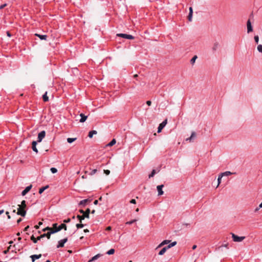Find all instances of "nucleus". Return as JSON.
I'll use <instances>...</instances> for the list:
<instances>
[{
	"label": "nucleus",
	"instance_id": "1",
	"mask_svg": "<svg viewBox=\"0 0 262 262\" xmlns=\"http://www.w3.org/2000/svg\"><path fill=\"white\" fill-rule=\"evenodd\" d=\"M53 227L54 228L56 229L57 232L60 231L62 229H64V230H67V225L65 224H61L59 226H57V224L55 223L53 224Z\"/></svg>",
	"mask_w": 262,
	"mask_h": 262
},
{
	"label": "nucleus",
	"instance_id": "2",
	"mask_svg": "<svg viewBox=\"0 0 262 262\" xmlns=\"http://www.w3.org/2000/svg\"><path fill=\"white\" fill-rule=\"evenodd\" d=\"M232 237L235 242H241L245 238V236H238L234 233H232Z\"/></svg>",
	"mask_w": 262,
	"mask_h": 262
},
{
	"label": "nucleus",
	"instance_id": "3",
	"mask_svg": "<svg viewBox=\"0 0 262 262\" xmlns=\"http://www.w3.org/2000/svg\"><path fill=\"white\" fill-rule=\"evenodd\" d=\"M118 36H120L126 39H133L134 38V37L131 35L126 34H123V33H120L117 34V35Z\"/></svg>",
	"mask_w": 262,
	"mask_h": 262
},
{
	"label": "nucleus",
	"instance_id": "4",
	"mask_svg": "<svg viewBox=\"0 0 262 262\" xmlns=\"http://www.w3.org/2000/svg\"><path fill=\"white\" fill-rule=\"evenodd\" d=\"M45 136H46V132L45 130H42V131L40 132L38 135L37 142H40L42 141V140L43 139V138H45Z\"/></svg>",
	"mask_w": 262,
	"mask_h": 262
},
{
	"label": "nucleus",
	"instance_id": "5",
	"mask_svg": "<svg viewBox=\"0 0 262 262\" xmlns=\"http://www.w3.org/2000/svg\"><path fill=\"white\" fill-rule=\"evenodd\" d=\"M26 214L25 209L19 207L17 208V214L20 215L22 216H25Z\"/></svg>",
	"mask_w": 262,
	"mask_h": 262
},
{
	"label": "nucleus",
	"instance_id": "6",
	"mask_svg": "<svg viewBox=\"0 0 262 262\" xmlns=\"http://www.w3.org/2000/svg\"><path fill=\"white\" fill-rule=\"evenodd\" d=\"M167 124V120H165L161 123H160L158 128V133H160L162 129Z\"/></svg>",
	"mask_w": 262,
	"mask_h": 262
},
{
	"label": "nucleus",
	"instance_id": "7",
	"mask_svg": "<svg viewBox=\"0 0 262 262\" xmlns=\"http://www.w3.org/2000/svg\"><path fill=\"white\" fill-rule=\"evenodd\" d=\"M247 28L248 33H249L253 31V27L252 26L251 23L250 19H249L247 22Z\"/></svg>",
	"mask_w": 262,
	"mask_h": 262
},
{
	"label": "nucleus",
	"instance_id": "8",
	"mask_svg": "<svg viewBox=\"0 0 262 262\" xmlns=\"http://www.w3.org/2000/svg\"><path fill=\"white\" fill-rule=\"evenodd\" d=\"M68 238H65L63 239H61L58 242V244L57 246V248H59L60 247H63L64 246V244L67 242Z\"/></svg>",
	"mask_w": 262,
	"mask_h": 262
},
{
	"label": "nucleus",
	"instance_id": "9",
	"mask_svg": "<svg viewBox=\"0 0 262 262\" xmlns=\"http://www.w3.org/2000/svg\"><path fill=\"white\" fill-rule=\"evenodd\" d=\"M90 202L91 200L89 199L83 200L79 203L78 205L84 207L88 203H90Z\"/></svg>",
	"mask_w": 262,
	"mask_h": 262
},
{
	"label": "nucleus",
	"instance_id": "10",
	"mask_svg": "<svg viewBox=\"0 0 262 262\" xmlns=\"http://www.w3.org/2000/svg\"><path fill=\"white\" fill-rule=\"evenodd\" d=\"M163 187H164V185H160L157 186V190L158 191V195H161L163 194L164 192L162 190V189H163Z\"/></svg>",
	"mask_w": 262,
	"mask_h": 262
},
{
	"label": "nucleus",
	"instance_id": "11",
	"mask_svg": "<svg viewBox=\"0 0 262 262\" xmlns=\"http://www.w3.org/2000/svg\"><path fill=\"white\" fill-rule=\"evenodd\" d=\"M32 187V186L31 185L26 187V188L22 191L21 195L23 196L25 195L30 190Z\"/></svg>",
	"mask_w": 262,
	"mask_h": 262
},
{
	"label": "nucleus",
	"instance_id": "12",
	"mask_svg": "<svg viewBox=\"0 0 262 262\" xmlns=\"http://www.w3.org/2000/svg\"><path fill=\"white\" fill-rule=\"evenodd\" d=\"M189 14L188 16V19L189 21H191L192 18V13H193L192 8L191 7H189Z\"/></svg>",
	"mask_w": 262,
	"mask_h": 262
},
{
	"label": "nucleus",
	"instance_id": "13",
	"mask_svg": "<svg viewBox=\"0 0 262 262\" xmlns=\"http://www.w3.org/2000/svg\"><path fill=\"white\" fill-rule=\"evenodd\" d=\"M41 257V254H38V255H36V254H35V255H32L30 256V257L32 259V262H34V261L35 260V259H39L40 258V257Z\"/></svg>",
	"mask_w": 262,
	"mask_h": 262
},
{
	"label": "nucleus",
	"instance_id": "14",
	"mask_svg": "<svg viewBox=\"0 0 262 262\" xmlns=\"http://www.w3.org/2000/svg\"><path fill=\"white\" fill-rule=\"evenodd\" d=\"M219 43L217 42H215L213 43V47L212 48V51L214 52L215 51H216V50L218 49V48L219 47Z\"/></svg>",
	"mask_w": 262,
	"mask_h": 262
},
{
	"label": "nucleus",
	"instance_id": "15",
	"mask_svg": "<svg viewBox=\"0 0 262 262\" xmlns=\"http://www.w3.org/2000/svg\"><path fill=\"white\" fill-rule=\"evenodd\" d=\"M170 242V241L169 240H164L162 242H161L158 246V247H157L156 249H158L160 247H162L163 246L165 245H166L167 244H168Z\"/></svg>",
	"mask_w": 262,
	"mask_h": 262
},
{
	"label": "nucleus",
	"instance_id": "16",
	"mask_svg": "<svg viewBox=\"0 0 262 262\" xmlns=\"http://www.w3.org/2000/svg\"><path fill=\"white\" fill-rule=\"evenodd\" d=\"M80 116L81 117V119H80L79 121H80V122H81V123L85 122L88 118V117L86 116H85L83 114H80Z\"/></svg>",
	"mask_w": 262,
	"mask_h": 262
},
{
	"label": "nucleus",
	"instance_id": "17",
	"mask_svg": "<svg viewBox=\"0 0 262 262\" xmlns=\"http://www.w3.org/2000/svg\"><path fill=\"white\" fill-rule=\"evenodd\" d=\"M35 35L38 36L41 40H46L47 38L46 35H40L38 34H35Z\"/></svg>",
	"mask_w": 262,
	"mask_h": 262
},
{
	"label": "nucleus",
	"instance_id": "18",
	"mask_svg": "<svg viewBox=\"0 0 262 262\" xmlns=\"http://www.w3.org/2000/svg\"><path fill=\"white\" fill-rule=\"evenodd\" d=\"M97 133V131L96 130H92V131H90L89 133V137L90 138H92L93 136L94 135H96Z\"/></svg>",
	"mask_w": 262,
	"mask_h": 262
},
{
	"label": "nucleus",
	"instance_id": "19",
	"mask_svg": "<svg viewBox=\"0 0 262 262\" xmlns=\"http://www.w3.org/2000/svg\"><path fill=\"white\" fill-rule=\"evenodd\" d=\"M90 212V209L88 208L85 211L83 215H84V217L86 218H89V214Z\"/></svg>",
	"mask_w": 262,
	"mask_h": 262
},
{
	"label": "nucleus",
	"instance_id": "20",
	"mask_svg": "<svg viewBox=\"0 0 262 262\" xmlns=\"http://www.w3.org/2000/svg\"><path fill=\"white\" fill-rule=\"evenodd\" d=\"M167 249H168L167 248V247H164V248H162V250H161L159 252V255H163V254L165 253V252L166 251V250H167Z\"/></svg>",
	"mask_w": 262,
	"mask_h": 262
},
{
	"label": "nucleus",
	"instance_id": "21",
	"mask_svg": "<svg viewBox=\"0 0 262 262\" xmlns=\"http://www.w3.org/2000/svg\"><path fill=\"white\" fill-rule=\"evenodd\" d=\"M101 256V254H98L97 255H96L95 256H93L89 261V262H91L92 261H94L95 260H96L97 259H98L99 257H100Z\"/></svg>",
	"mask_w": 262,
	"mask_h": 262
},
{
	"label": "nucleus",
	"instance_id": "22",
	"mask_svg": "<svg viewBox=\"0 0 262 262\" xmlns=\"http://www.w3.org/2000/svg\"><path fill=\"white\" fill-rule=\"evenodd\" d=\"M195 136H196V134H195V132H192L191 133V136L189 138H187L186 139V141L189 140V141H191L192 140V139H193V138H194L195 137Z\"/></svg>",
	"mask_w": 262,
	"mask_h": 262
},
{
	"label": "nucleus",
	"instance_id": "23",
	"mask_svg": "<svg viewBox=\"0 0 262 262\" xmlns=\"http://www.w3.org/2000/svg\"><path fill=\"white\" fill-rule=\"evenodd\" d=\"M48 187H49V185H46V186L40 188L39 190V193L41 194Z\"/></svg>",
	"mask_w": 262,
	"mask_h": 262
},
{
	"label": "nucleus",
	"instance_id": "24",
	"mask_svg": "<svg viewBox=\"0 0 262 262\" xmlns=\"http://www.w3.org/2000/svg\"><path fill=\"white\" fill-rule=\"evenodd\" d=\"M18 206L19 207L25 209L26 207V201L25 200L23 201L21 203V204L18 205Z\"/></svg>",
	"mask_w": 262,
	"mask_h": 262
},
{
	"label": "nucleus",
	"instance_id": "25",
	"mask_svg": "<svg viewBox=\"0 0 262 262\" xmlns=\"http://www.w3.org/2000/svg\"><path fill=\"white\" fill-rule=\"evenodd\" d=\"M222 174V176L223 177L224 176H230L232 174V173L230 171H225L224 172H223V173H221Z\"/></svg>",
	"mask_w": 262,
	"mask_h": 262
},
{
	"label": "nucleus",
	"instance_id": "26",
	"mask_svg": "<svg viewBox=\"0 0 262 262\" xmlns=\"http://www.w3.org/2000/svg\"><path fill=\"white\" fill-rule=\"evenodd\" d=\"M49 232L51 235L52 234L57 232V231H56V229L54 228L53 227V228L50 227V229H49Z\"/></svg>",
	"mask_w": 262,
	"mask_h": 262
},
{
	"label": "nucleus",
	"instance_id": "27",
	"mask_svg": "<svg viewBox=\"0 0 262 262\" xmlns=\"http://www.w3.org/2000/svg\"><path fill=\"white\" fill-rule=\"evenodd\" d=\"M43 100L44 101L47 102L49 100V98L47 96V92H46L42 96Z\"/></svg>",
	"mask_w": 262,
	"mask_h": 262
},
{
	"label": "nucleus",
	"instance_id": "28",
	"mask_svg": "<svg viewBox=\"0 0 262 262\" xmlns=\"http://www.w3.org/2000/svg\"><path fill=\"white\" fill-rule=\"evenodd\" d=\"M116 143V141L115 139H113L107 145L108 146H112Z\"/></svg>",
	"mask_w": 262,
	"mask_h": 262
},
{
	"label": "nucleus",
	"instance_id": "29",
	"mask_svg": "<svg viewBox=\"0 0 262 262\" xmlns=\"http://www.w3.org/2000/svg\"><path fill=\"white\" fill-rule=\"evenodd\" d=\"M77 139L76 138H68L67 139V141L69 143H72V142H73L74 141H75Z\"/></svg>",
	"mask_w": 262,
	"mask_h": 262
},
{
	"label": "nucleus",
	"instance_id": "30",
	"mask_svg": "<svg viewBox=\"0 0 262 262\" xmlns=\"http://www.w3.org/2000/svg\"><path fill=\"white\" fill-rule=\"evenodd\" d=\"M222 178H223V176H222L221 174H220L219 176V177H218V179H217V185L216 187H217L220 185V183H221V179H222Z\"/></svg>",
	"mask_w": 262,
	"mask_h": 262
},
{
	"label": "nucleus",
	"instance_id": "31",
	"mask_svg": "<svg viewBox=\"0 0 262 262\" xmlns=\"http://www.w3.org/2000/svg\"><path fill=\"white\" fill-rule=\"evenodd\" d=\"M176 244H177V242L174 241V242H173L172 243H171V244H169L166 247H167L168 249H169V248L174 246Z\"/></svg>",
	"mask_w": 262,
	"mask_h": 262
},
{
	"label": "nucleus",
	"instance_id": "32",
	"mask_svg": "<svg viewBox=\"0 0 262 262\" xmlns=\"http://www.w3.org/2000/svg\"><path fill=\"white\" fill-rule=\"evenodd\" d=\"M77 219L79 220L80 222H82V220H84L85 217H84V215L82 214V215H78L77 216Z\"/></svg>",
	"mask_w": 262,
	"mask_h": 262
},
{
	"label": "nucleus",
	"instance_id": "33",
	"mask_svg": "<svg viewBox=\"0 0 262 262\" xmlns=\"http://www.w3.org/2000/svg\"><path fill=\"white\" fill-rule=\"evenodd\" d=\"M197 58L198 57L196 55L194 56L190 60V63L192 64H194Z\"/></svg>",
	"mask_w": 262,
	"mask_h": 262
},
{
	"label": "nucleus",
	"instance_id": "34",
	"mask_svg": "<svg viewBox=\"0 0 262 262\" xmlns=\"http://www.w3.org/2000/svg\"><path fill=\"white\" fill-rule=\"evenodd\" d=\"M41 235H42V238L45 237H47L48 238V239H50V236H51L49 232H47V233L43 234Z\"/></svg>",
	"mask_w": 262,
	"mask_h": 262
},
{
	"label": "nucleus",
	"instance_id": "35",
	"mask_svg": "<svg viewBox=\"0 0 262 262\" xmlns=\"http://www.w3.org/2000/svg\"><path fill=\"white\" fill-rule=\"evenodd\" d=\"M115 252V250L114 249H110V250H108L106 253L108 254V255H112V254H113Z\"/></svg>",
	"mask_w": 262,
	"mask_h": 262
},
{
	"label": "nucleus",
	"instance_id": "36",
	"mask_svg": "<svg viewBox=\"0 0 262 262\" xmlns=\"http://www.w3.org/2000/svg\"><path fill=\"white\" fill-rule=\"evenodd\" d=\"M257 51L262 53V45H258L257 47Z\"/></svg>",
	"mask_w": 262,
	"mask_h": 262
},
{
	"label": "nucleus",
	"instance_id": "37",
	"mask_svg": "<svg viewBox=\"0 0 262 262\" xmlns=\"http://www.w3.org/2000/svg\"><path fill=\"white\" fill-rule=\"evenodd\" d=\"M254 39L255 43L256 44H258V42H259V37H258V35H255L254 37Z\"/></svg>",
	"mask_w": 262,
	"mask_h": 262
},
{
	"label": "nucleus",
	"instance_id": "38",
	"mask_svg": "<svg viewBox=\"0 0 262 262\" xmlns=\"http://www.w3.org/2000/svg\"><path fill=\"white\" fill-rule=\"evenodd\" d=\"M50 170L52 172V173H56L57 172V169L56 168H54V167H52L50 169Z\"/></svg>",
	"mask_w": 262,
	"mask_h": 262
},
{
	"label": "nucleus",
	"instance_id": "39",
	"mask_svg": "<svg viewBox=\"0 0 262 262\" xmlns=\"http://www.w3.org/2000/svg\"><path fill=\"white\" fill-rule=\"evenodd\" d=\"M155 173H156L155 170V169L152 170L151 173L149 175V178H150L151 177H153L154 176V175L155 174Z\"/></svg>",
	"mask_w": 262,
	"mask_h": 262
},
{
	"label": "nucleus",
	"instance_id": "40",
	"mask_svg": "<svg viewBox=\"0 0 262 262\" xmlns=\"http://www.w3.org/2000/svg\"><path fill=\"white\" fill-rule=\"evenodd\" d=\"M76 227L79 229V228H82L84 227V225L82 224H77L76 225Z\"/></svg>",
	"mask_w": 262,
	"mask_h": 262
},
{
	"label": "nucleus",
	"instance_id": "41",
	"mask_svg": "<svg viewBox=\"0 0 262 262\" xmlns=\"http://www.w3.org/2000/svg\"><path fill=\"white\" fill-rule=\"evenodd\" d=\"M137 221V220H133L126 223V224L130 225Z\"/></svg>",
	"mask_w": 262,
	"mask_h": 262
},
{
	"label": "nucleus",
	"instance_id": "42",
	"mask_svg": "<svg viewBox=\"0 0 262 262\" xmlns=\"http://www.w3.org/2000/svg\"><path fill=\"white\" fill-rule=\"evenodd\" d=\"M31 239L34 243H37V239L35 238V237L32 235L31 237Z\"/></svg>",
	"mask_w": 262,
	"mask_h": 262
},
{
	"label": "nucleus",
	"instance_id": "43",
	"mask_svg": "<svg viewBox=\"0 0 262 262\" xmlns=\"http://www.w3.org/2000/svg\"><path fill=\"white\" fill-rule=\"evenodd\" d=\"M32 149L34 151H35V152L37 153L38 152V150L36 148V146H32Z\"/></svg>",
	"mask_w": 262,
	"mask_h": 262
},
{
	"label": "nucleus",
	"instance_id": "44",
	"mask_svg": "<svg viewBox=\"0 0 262 262\" xmlns=\"http://www.w3.org/2000/svg\"><path fill=\"white\" fill-rule=\"evenodd\" d=\"M97 172V169H93L91 173H90V175L92 176L94 174Z\"/></svg>",
	"mask_w": 262,
	"mask_h": 262
},
{
	"label": "nucleus",
	"instance_id": "45",
	"mask_svg": "<svg viewBox=\"0 0 262 262\" xmlns=\"http://www.w3.org/2000/svg\"><path fill=\"white\" fill-rule=\"evenodd\" d=\"M104 173L106 175H108L110 173V171L109 170H104Z\"/></svg>",
	"mask_w": 262,
	"mask_h": 262
},
{
	"label": "nucleus",
	"instance_id": "46",
	"mask_svg": "<svg viewBox=\"0 0 262 262\" xmlns=\"http://www.w3.org/2000/svg\"><path fill=\"white\" fill-rule=\"evenodd\" d=\"M70 221H71V219L68 218L66 220H63V223H69Z\"/></svg>",
	"mask_w": 262,
	"mask_h": 262
},
{
	"label": "nucleus",
	"instance_id": "47",
	"mask_svg": "<svg viewBox=\"0 0 262 262\" xmlns=\"http://www.w3.org/2000/svg\"><path fill=\"white\" fill-rule=\"evenodd\" d=\"M130 203H132V204H136V201L135 199H132L130 200Z\"/></svg>",
	"mask_w": 262,
	"mask_h": 262
},
{
	"label": "nucleus",
	"instance_id": "48",
	"mask_svg": "<svg viewBox=\"0 0 262 262\" xmlns=\"http://www.w3.org/2000/svg\"><path fill=\"white\" fill-rule=\"evenodd\" d=\"M49 229H50V227H46V228H44V229L42 230V231H47V230H48V231H49Z\"/></svg>",
	"mask_w": 262,
	"mask_h": 262
},
{
	"label": "nucleus",
	"instance_id": "49",
	"mask_svg": "<svg viewBox=\"0 0 262 262\" xmlns=\"http://www.w3.org/2000/svg\"><path fill=\"white\" fill-rule=\"evenodd\" d=\"M37 142H38L37 141H33L32 143V146H36Z\"/></svg>",
	"mask_w": 262,
	"mask_h": 262
},
{
	"label": "nucleus",
	"instance_id": "50",
	"mask_svg": "<svg viewBox=\"0 0 262 262\" xmlns=\"http://www.w3.org/2000/svg\"><path fill=\"white\" fill-rule=\"evenodd\" d=\"M7 4H3V5H2L1 6H0V9H3L5 6H6Z\"/></svg>",
	"mask_w": 262,
	"mask_h": 262
},
{
	"label": "nucleus",
	"instance_id": "51",
	"mask_svg": "<svg viewBox=\"0 0 262 262\" xmlns=\"http://www.w3.org/2000/svg\"><path fill=\"white\" fill-rule=\"evenodd\" d=\"M146 104L148 105V106H150L151 104V102L149 100L148 101H146Z\"/></svg>",
	"mask_w": 262,
	"mask_h": 262
},
{
	"label": "nucleus",
	"instance_id": "52",
	"mask_svg": "<svg viewBox=\"0 0 262 262\" xmlns=\"http://www.w3.org/2000/svg\"><path fill=\"white\" fill-rule=\"evenodd\" d=\"M21 221H22V219H21V218H19V219H18V220H17V223L18 224H19L20 222H21Z\"/></svg>",
	"mask_w": 262,
	"mask_h": 262
},
{
	"label": "nucleus",
	"instance_id": "53",
	"mask_svg": "<svg viewBox=\"0 0 262 262\" xmlns=\"http://www.w3.org/2000/svg\"><path fill=\"white\" fill-rule=\"evenodd\" d=\"M112 229L111 227V226H108L106 228V230H107V231H110Z\"/></svg>",
	"mask_w": 262,
	"mask_h": 262
},
{
	"label": "nucleus",
	"instance_id": "54",
	"mask_svg": "<svg viewBox=\"0 0 262 262\" xmlns=\"http://www.w3.org/2000/svg\"><path fill=\"white\" fill-rule=\"evenodd\" d=\"M42 238V235H41L40 236H39L37 237V238H36V239H37V241L38 240H40V239L41 238Z\"/></svg>",
	"mask_w": 262,
	"mask_h": 262
},
{
	"label": "nucleus",
	"instance_id": "55",
	"mask_svg": "<svg viewBox=\"0 0 262 262\" xmlns=\"http://www.w3.org/2000/svg\"><path fill=\"white\" fill-rule=\"evenodd\" d=\"M98 203V200H95L94 202V205H97Z\"/></svg>",
	"mask_w": 262,
	"mask_h": 262
},
{
	"label": "nucleus",
	"instance_id": "56",
	"mask_svg": "<svg viewBox=\"0 0 262 262\" xmlns=\"http://www.w3.org/2000/svg\"><path fill=\"white\" fill-rule=\"evenodd\" d=\"M260 208H259V206L258 207H257L256 208H255V212L258 211Z\"/></svg>",
	"mask_w": 262,
	"mask_h": 262
},
{
	"label": "nucleus",
	"instance_id": "57",
	"mask_svg": "<svg viewBox=\"0 0 262 262\" xmlns=\"http://www.w3.org/2000/svg\"><path fill=\"white\" fill-rule=\"evenodd\" d=\"M7 35L8 36H9V37H10V36H11V35L10 33L9 32H8V31H7Z\"/></svg>",
	"mask_w": 262,
	"mask_h": 262
},
{
	"label": "nucleus",
	"instance_id": "58",
	"mask_svg": "<svg viewBox=\"0 0 262 262\" xmlns=\"http://www.w3.org/2000/svg\"><path fill=\"white\" fill-rule=\"evenodd\" d=\"M192 248L193 250L195 249L196 248V245H193Z\"/></svg>",
	"mask_w": 262,
	"mask_h": 262
},
{
	"label": "nucleus",
	"instance_id": "59",
	"mask_svg": "<svg viewBox=\"0 0 262 262\" xmlns=\"http://www.w3.org/2000/svg\"><path fill=\"white\" fill-rule=\"evenodd\" d=\"M79 212L81 213H82V214H84V211L83 210H79Z\"/></svg>",
	"mask_w": 262,
	"mask_h": 262
},
{
	"label": "nucleus",
	"instance_id": "60",
	"mask_svg": "<svg viewBox=\"0 0 262 262\" xmlns=\"http://www.w3.org/2000/svg\"><path fill=\"white\" fill-rule=\"evenodd\" d=\"M29 226H27L26 227H25V231H27L28 229L29 228Z\"/></svg>",
	"mask_w": 262,
	"mask_h": 262
},
{
	"label": "nucleus",
	"instance_id": "61",
	"mask_svg": "<svg viewBox=\"0 0 262 262\" xmlns=\"http://www.w3.org/2000/svg\"><path fill=\"white\" fill-rule=\"evenodd\" d=\"M8 251H9V249H8V250H5V251H4V253L5 254H6V253H7V252H8Z\"/></svg>",
	"mask_w": 262,
	"mask_h": 262
},
{
	"label": "nucleus",
	"instance_id": "62",
	"mask_svg": "<svg viewBox=\"0 0 262 262\" xmlns=\"http://www.w3.org/2000/svg\"><path fill=\"white\" fill-rule=\"evenodd\" d=\"M4 212V210H0V214H2Z\"/></svg>",
	"mask_w": 262,
	"mask_h": 262
},
{
	"label": "nucleus",
	"instance_id": "63",
	"mask_svg": "<svg viewBox=\"0 0 262 262\" xmlns=\"http://www.w3.org/2000/svg\"><path fill=\"white\" fill-rule=\"evenodd\" d=\"M84 232H89V230L88 229H84Z\"/></svg>",
	"mask_w": 262,
	"mask_h": 262
},
{
	"label": "nucleus",
	"instance_id": "64",
	"mask_svg": "<svg viewBox=\"0 0 262 262\" xmlns=\"http://www.w3.org/2000/svg\"><path fill=\"white\" fill-rule=\"evenodd\" d=\"M259 208H262V202L259 204Z\"/></svg>",
	"mask_w": 262,
	"mask_h": 262
}]
</instances>
